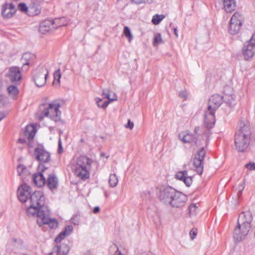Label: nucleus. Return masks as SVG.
<instances>
[{
  "label": "nucleus",
  "mask_w": 255,
  "mask_h": 255,
  "mask_svg": "<svg viewBox=\"0 0 255 255\" xmlns=\"http://www.w3.org/2000/svg\"><path fill=\"white\" fill-rule=\"evenodd\" d=\"M34 155L35 159L40 163H47L50 160V153L43 148L36 147L34 149Z\"/></svg>",
  "instance_id": "2eb2a0df"
},
{
  "label": "nucleus",
  "mask_w": 255,
  "mask_h": 255,
  "mask_svg": "<svg viewBox=\"0 0 255 255\" xmlns=\"http://www.w3.org/2000/svg\"><path fill=\"white\" fill-rule=\"evenodd\" d=\"M45 184L50 190L56 189L58 186V179L55 174L53 173L49 174Z\"/></svg>",
  "instance_id": "5701e85b"
},
{
  "label": "nucleus",
  "mask_w": 255,
  "mask_h": 255,
  "mask_svg": "<svg viewBox=\"0 0 255 255\" xmlns=\"http://www.w3.org/2000/svg\"><path fill=\"white\" fill-rule=\"evenodd\" d=\"M174 34L176 35V37H177L178 34H177V29L176 28H174Z\"/></svg>",
  "instance_id": "864d4df0"
},
{
  "label": "nucleus",
  "mask_w": 255,
  "mask_h": 255,
  "mask_svg": "<svg viewBox=\"0 0 255 255\" xmlns=\"http://www.w3.org/2000/svg\"><path fill=\"white\" fill-rule=\"evenodd\" d=\"M16 8L12 3L5 2L1 6V15L4 19L12 17L16 11Z\"/></svg>",
  "instance_id": "f3484780"
},
{
  "label": "nucleus",
  "mask_w": 255,
  "mask_h": 255,
  "mask_svg": "<svg viewBox=\"0 0 255 255\" xmlns=\"http://www.w3.org/2000/svg\"><path fill=\"white\" fill-rule=\"evenodd\" d=\"M242 54L245 60H249L255 55V34H253L250 40L244 44Z\"/></svg>",
  "instance_id": "9b49d317"
},
{
  "label": "nucleus",
  "mask_w": 255,
  "mask_h": 255,
  "mask_svg": "<svg viewBox=\"0 0 255 255\" xmlns=\"http://www.w3.org/2000/svg\"><path fill=\"white\" fill-rule=\"evenodd\" d=\"M18 174L22 178H25L24 176L29 174L26 167L23 165H18L17 167Z\"/></svg>",
  "instance_id": "c85d7f7f"
},
{
  "label": "nucleus",
  "mask_w": 255,
  "mask_h": 255,
  "mask_svg": "<svg viewBox=\"0 0 255 255\" xmlns=\"http://www.w3.org/2000/svg\"><path fill=\"white\" fill-rule=\"evenodd\" d=\"M124 34L128 38L129 42H130L133 38V36L128 27L125 26L124 27Z\"/></svg>",
  "instance_id": "c9c22d12"
},
{
  "label": "nucleus",
  "mask_w": 255,
  "mask_h": 255,
  "mask_svg": "<svg viewBox=\"0 0 255 255\" xmlns=\"http://www.w3.org/2000/svg\"><path fill=\"white\" fill-rule=\"evenodd\" d=\"M112 251L116 252V253H115L116 255H124V254H122V252L119 250L118 247L115 245H114L110 247V253H111Z\"/></svg>",
  "instance_id": "ea45409f"
},
{
  "label": "nucleus",
  "mask_w": 255,
  "mask_h": 255,
  "mask_svg": "<svg viewBox=\"0 0 255 255\" xmlns=\"http://www.w3.org/2000/svg\"><path fill=\"white\" fill-rule=\"evenodd\" d=\"M188 95V93L186 90L180 91L179 93V96L181 98H183L184 100L187 99Z\"/></svg>",
  "instance_id": "79ce46f5"
},
{
  "label": "nucleus",
  "mask_w": 255,
  "mask_h": 255,
  "mask_svg": "<svg viewBox=\"0 0 255 255\" xmlns=\"http://www.w3.org/2000/svg\"><path fill=\"white\" fill-rule=\"evenodd\" d=\"M223 101L228 107H233L236 104V96L234 94L228 95L226 94L223 97Z\"/></svg>",
  "instance_id": "393cba45"
},
{
  "label": "nucleus",
  "mask_w": 255,
  "mask_h": 255,
  "mask_svg": "<svg viewBox=\"0 0 255 255\" xmlns=\"http://www.w3.org/2000/svg\"><path fill=\"white\" fill-rule=\"evenodd\" d=\"M48 74V70L46 67L37 68L33 72V80L36 86L38 87L44 86Z\"/></svg>",
  "instance_id": "1a4fd4ad"
},
{
  "label": "nucleus",
  "mask_w": 255,
  "mask_h": 255,
  "mask_svg": "<svg viewBox=\"0 0 255 255\" xmlns=\"http://www.w3.org/2000/svg\"><path fill=\"white\" fill-rule=\"evenodd\" d=\"M5 117V114L3 112H0V121Z\"/></svg>",
  "instance_id": "603ef678"
},
{
  "label": "nucleus",
  "mask_w": 255,
  "mask_h": 255,
  "mask_svg": "<svg viewBox=\"0 0 255 255\" xmlns=\"http://www.w3.org/2000/svg\"><path fill=\"white\" fill-rule=\"evenodd\" d=\"M196 235H197V232L195 230H192L190 231V236L191 239L192 240H193L194 239H195L196 237Z\"/></svg>",
  "instance_id": "09e8293b"
},
{
  "label": "nucleus",
  "mask_w": 255,
  "mask_h": 255,
  "mask_svg": "<svg viewBox=\"0 0 255 255\" xmlns=\"http://www.w3.org/2000/svg\"><path fill=\"white\" fill-rule=\"evenodd\" d=\"M239 129L235 135V144L239 152H244L247 150L250 144L251 135V125L247 120H241L239 123Z\"/></svg>",
  "instance_id": "f03ea898"
},
{
  "label": "nucleus",
  "mask_w": 255,
  "mask_h": 255,
  "mask_svg": "<svg viewBox=\"0 0 255 255\" xmlns=\"http://www.w3.org/2000/svg\"><path fill=\"white\" fill-rule=\"evenodd\" d=\"M96 101L98 107L103 109H105L110 104V101H108L103 102L102 99L100 98H97Z\"/></svg>",
  "instance_id": "f704fd0d"
},
{
  "label": "nucleus",
  "mask_w": 255,
  "mask_h": 255,
  "mask_svg": "<svg viewBox=\"0 0 255 255\" xmlns=\"http://www.w3.org/2000/svg\"><path fill=\"white\" fill-rule=\"evenodd\" d=\"M204 128H205V126L204 127L201 128V129H200V127H196L194 129V134L190 133L188 131H183L179 133V138L184 143L193 142L195 144H197L198 139L200 135V133L198 132L199 131H200L202 133V135H205L207 137H208L211 134V133L208 136L205 134V132H207V131L204 129Z\"/></svg>",
  "instance_id": "0eeeda50"
},
{
  "label": "nucleus",
  "mask_w": 255,
  "mask_h": 255,
  "mask_svg": "<svg viewBox=\"0 0 255 255\" xmlns=\"http://www.w3.org/2000/svg\"><path fill=\"white\" fill-rule=\"evenodd\" d=\"M243 20V15L239 12H235L231 18L228 32L232 35L237 34L240 30Z\"/></svg>",
  "instance_id": "9d476101"
},
{
  "label": "nucleus",
  "mask_w": 255,
  "mask_h": 255,
  "mask_svg": "<svg viewBox=\"0 0 255 255\" xmlns=\"http://www.w3.org/2000/svg\"><path fill=\"white\" fill-rule=\"evenodd\" d=\"M253 216L249 211L243 212L238 218V226L235 228L233 234L234 240L240 242L248 234L251 228Z\"/></svg>",
  "instance_id": "20e7f679"
},
{
  "label": "nucleus",
  "mask_w": 255,
  "mask_h": 255,
  "mask_svg": "<svg viewBox=\"0 0 255 255\" xmlns=\"http://www.w3.org/2000/svg\"><path fill=\"white\" fill-rule=\"evenodd\" d=\"M7 91L10 97L15 98L18 93V89L16 86L10 85L7 87Z\"/></svg>",
  "instance_id": "c756f323"
},
{
  "label": "nucleus",
  "mask_w": 255,
  "mask_h": 255,
  "mask_svg": "<svg viewBox=\"0 0 255 255\" xmlns=\"http://www.w3.org/2000/svg\"><path fill=\"white\" fill-rule=\"evenodd\" d=\"M73 230V228L71 225H68L66 226L64 229V230L62 231L63 234L65 235V237L70 235Z\"/></svg>",
  "instance_id": "58836bf2"
},
{
  "label": "nucleus",
  "mask_w": 255,
  "mask_h": 255,
  "mask_svg": "<svg viewBox=\"0 0 255 255\" xmlns=\"http://www.w3.org/2000/svg\"><path fill=\"white\" fill-rule=\"evenodd\" d=\"M134 124L130 121V120H128V123L126 125L127 128H128L130 129H132L133 128Z\"/></svg>",
  "instance_id": "de8ad7c7"
},
{
  "label": "nucleus",
  "mask_w": 255,
  "mask_h": 255,
  "mask_svg": "<svg viewBox=\"0 0 255 255\" xmlns=\"http://www.w3.org/2000/svg\"><path fill=\"white\" fill-rule=\"evenodd\" d=\"M47 169V167H42L41 172L36 173L32 175V181L37 186L41 187L45 184L46 180L42 172Z\"/></svg>",
  "instance_id": "aec40b11"
},
{
  "label": "nucleus",
  "mask_w": 255,
  "mask_h": 255,
  "mask_svg": "<svg viewBox=\"0 0 255 255\" xmlns=\"http://www.w3.org/2000/svg\"><path fill=\"white\" fill-rule=\"evenodd\" d=\"M244 186L241 184L239 185V189H241V191L239 192L238 193V195L241 194V193H242V191L244 189Z\"/></svg>",
  "instance_id": "3c124183"
},
{
  "label": "nucleus",
  "mask_w": 255,
  "mask_h": 255,
  "mask_svg": "<svg viewBox=\"0 0 255 255\" xmlns=\"http://www.w3.org/2000/svg\"><path fill=\"white\" fill-rule=\"evenodd\" d=\"M224 7L227 12H231L235 10L236 4L235 0H224Z\"/></svg>",
  "instance_id": "a878e982"
},
{
  "label": "nucleus",
  "mask_w": 255,
  "mask_h": 255,
  "mask_svg": "<svg viewBox=\"0 0 255 255\" xmlns=\"http://www.w3.org/2000/svg\"><path fill=\"white\" fill-rule=\"evenodd\" d=\"M245 167L250 170H255V163L250 162L245 165Z\"/></svg>",
  "instance_id": "37998d69"
},
{
  "label": "nucleus",
  "mask_w": 255,
  "mask_h": 255,
  "mask_svg": "<svg viewBox=\"0 0 255 255\" xmlns=\"http://www.w3.org/2000/svg\"><path fill=\"white\" fill-rule=\"evenodd\" d=\"M70 251L69 247L65 244H62L61 245L55 246L53 249V252L49 254L52 255L53 254H56V255H67Z\"/></svg>",
  "instance_id": "4be33fe9"
},
{
  "label": "nucleus",
  "mask_w": 255,
  "mask_h": 255,
  "mask_svg": "<svg viewBox=\"0 0 255 255\" xmlns=\"http://www.w3.org/2000/svg\"><path fill=\"white\" fill-rule=\"evenodd\" d=\"M34 55L30 53L26 52L23 54L21 58V62L23 64V68L26 66H28L30 63V60L33 58Z\"/></svg>",
  "instance_id": "cd10ccee"
},
{
  "label": "nucleus",
  "mask_w": 255,
  "mask_h": 255,
  "mask_svg": "<svg viewBox=\"0 0 255 255\" xmlns=\"http://www.w3.org/2000/svg\"><path fill=\"white\" fill-rule=\"evenodd\" d=\"M29 200L30 204L26 212L29 217H36L39 226L48 225L51 229L57 227V220L50 218V211L45 205V198L42 191H35L31 193Z\"/></svg>",
  "instance_id": "f257e3e1"
},
{
  "label": "nucleus",
  "mask_w": 255,
  "mask_h": 255,
  "mask_svg": "<svg viewBox=\"0 0 255 255\" xmlns=\"http://www.w3.org/2000/svg\"><path fill=\"white\" fill-rule=\"evenodd\" d=\"M175 177L177 179L183 181L187 187H189L192 183V177L188 175L186 170L179 171L176 174Z\"/></svg>",
  "instance_id": "412c9836"
},
{
  "label": "nucleus",
  "mask_w": 255,
  "mask_h": 255,
  "mask_svg": "<svg viewBox=\"0 0 255 255\" xmlns=\"http://www.w3.org/2000/svg\"><path fill=\"white\" fill-rule=\"evenodd\" d=\"M92 163V160L87 156L79 157L74 165V171L75 175L82 180L89 178Z\"/></svg>",
  "instance_id": "423d86ee"
},
{
  "label": "nucleus",
  "mask_w": 255,
  "mask_h": 255,
  "mask_svg": "<svg viewBox=\"0 0 255 255\" xmlns=\"http://www.w3.org/2000/svg\"><path fill=\"white\" fill-rule=\"evenodd\" d=\"M132 2L136 4H139L142 3H145L148 2L149 3L150 1L149 0H131Z\"/></svg>",
  "instance_id": "c03bdc74"
},
{
  "label": "nucleus",
  "mask_w": 255,
  "mask_h": 255,
  "mask_svg": "<svg viewBox=\"0 0 255 255\" xmlns=\"http://www.w3.org/2000/svg\"><path fill=\"white\" fill-rule=\"evenodd\" d=\"M165 17V16L163 14L159 15L156 14L154 15L152 18V22L155 24L157 25L159 24L161 21Z\"/></svg>",
  "instance_id": "72a5a7b5"
},
{
  "label": "nucleus",
  "mask_w": 255,
  "mask_h": 255,
  "mask_svg": "<svg viewBox=\"0 0 255 255\" xmlns=\"http://www.w3.org/2000/svg\"><path fill=\"white\" fill-rule=\"evenodd\" d=\"M59 19L45 20L41 22L39 25V31L42 34H46L47 32H51L61 26L59 24Z\"/></svg>",
  "instance_id": "ddd939ff"
},
{
  "label": "nucleus",
  "mask_w": 255,
  "mask_h": 255,
  "mask_svg": "<svg viewBox=\"0 0 255 255\" xmlns=\"http://www.w3.org/2000/svg\"><path fill=\"white\" fill-rule=\"evenodd\" d=\"M9 246L11 250L15 253H18L19 251L23 249V242L20 239L12 238Z\"/></svg>",
  "instance_id": "b1692460"
},
{
  "label": "nucleus",
  "mask_w": 255,
  "mask_h": 255,
  "mask_svg": "<svg viewBox=\"0 0 255 255\" xmlns=\"http://www.w3.org/2000/svg\"><path fill=\"white\" fill-rule=\"evenodd\" d=\"M8 77L12 83L19 81L22 77L19 68L17 67H10L9 69Z\"/></svg>",
  "instance_id": "6ab92c4d"
},
{
  "label": "nucleus",
  "mask_w": 255,
  "mask_h": 255,
  "mask_svg": "<svg viewBox=\"0 0 255 255\" xmlns=\"http://www.w3.org/2000/svg\"><path fill=\"white\" fill-rule=\"evenodd\" d=\"M176 190L170 186H164L160 188L158 193L159 200L166 205H170Z\"/></svg>",
  "instance_id": "6e6552de"
},
{
  "label": "nucleus",
  "mask_w": 255,
  "mask_h": 255,
  "mask_svg": "<svg viewBox=\"0 0 255 255\" xmlns=\"http://www.w3.org/2000/svg\"><path fill=\"white\" fill-rule=\"evenodd\" d=\"M198 207L195 204H192L189 207V212L190 217L195 216L197 214Z\"/></svg>",
  "instance_id": "473e14b6"
},
{
  "label": "nucleus",
  "mask_w": 255,
  "mask_h": 255,
  "mask_svg": "<svg viewBox=\"0 0 255 255\" xmlns=\"http://www.w3.org/2000/svg\"><path fill=\"white\" fill-rule=\"evenodd\" d=\"M188 200L187 196L180 192L176 191L173 197L170 206L174 208H181L184 206Z\"/></svg>",
  "instance_id": "dca6fc26"
},
{
  "label": "nucleus",
  "mask_w": 255,
  "mask_h": 255,
  "mask_svg": "<svg viewBox=\"0 0 255 255\" xmlns=\"http://www.w3.org/2000/svg\"><path fill=\"white\" fill-rule=\"evenodd\" d=\"M36 132V128L33 125H28L26 127L25 131L24 132V135L26 138L20 137L17 140V142L20 144H27L29 147L32 146L33 138Z\"/></svg>",
  "instance_id": "f8f14e48"
},
{
  "label": "nucleus",
  "mask_w": 255,
  "mask_h": 255,
  "mask_svg": "<svg viewBox=\"0 0 255 255\" xmlns=\"http://www.w3.org/2000/svg\"><path fill=\"white\" fill-rule=\"evenodd\" d=\"M18 8L19 10L22 12H26L29 10L32 11L34 9L35 10V12L34 14L37 15L40 12V10L37 8H36L34 6L28 8L26 5L24 3H20L18 5Z\"/></svg>",
  "instance_id": "bb28decb"
},
{
  "label": "nucleus",
  "mask_w": 255,
  "mask_h": 255,
  "mask_svg": "<svg viewBox=\"0 0 255 255\" xmlns=\"http://www.w3.org/2000/svg\"><path fill=\"white\" fill-rule=\"evenodd\" d=\"M223 102V97L219 95L215 94L212 96L209 100V105L207 111L205 114L204 128L207 130L205 134L208 136L211 133V129L212 128L215 123V111L221 106Z\"/></svg>",
  "instance_id": "7ed1b4c3"
},
{
  "label": "nucleus",
  "mask_w": 255,
  "mask_h": 255,
  "mask_svg": "<svg viewBox=\"0 0 255 255\" xmlns=\"http://www.w3.org/2000/svg\"><path fill=\"white\" fill-rule=\"evenodd\" d=\"M66 237L64 234H63L62 232L60 233L55 238V242L57 244L60 243L63 239H64Z\"/></svg>",
  "instance_id": "a19ab883"
},
{
  "label": "nucleus",
  "mask_w": 255,
  "mask_h": 255,
  "mask_svg": "<svg viewBox=\"0 0 255 255\" xmlns=\"http://www.w3.org/2000/svg\"><path fill=\"white\" fill-rule=\"evenodd\" d=\"M63 151V148L62 146V141L60 137L58 140V152L59 153H62Z\"/></svg>",
  "instance_id": "a18cd8bd"
},
{
  "label": "nucleus",
  "mask_w": 255,
  "mask_h": 255,
  "mask_svg": "<svg viewBox=\"0 0 255 255\" xmlns=\"http://www.w3.org/2000/svg\"><path fill=\"white\" fill-rule=\"evenodd\" d=\"M102 95L105 98L108 99L110 102L114 101L117 100V95L116 94H114L112 98L110 97V94L109 93V90L104 89L103 90Z\"/></svg>",
  "instance_id": "2f4dec72"
},
{
  "label": "nucleus",
  "mask_w": 255,
  "mask_h": 255,
  "mask_svg": "<svg viewBox=\"0 0 255 255\" xmlns=\"http://www.w3.org/2000/svg\"><path fill=\"white\" fill-rule=\"evenodd\" d=\"M72 222L74 225H78L79 222V218L78 216H74L72 218Z\"/></svg>",
  "instance_id": "49530a36"
},
{
  "label": "nucleus",
  "mask_w": 255,
  "mask_h": 255,
  "mask_svg": "<svg viewBox=\"0 0 255 255\" xmlns=\"http://www.w3.org/2000/svg\"><path fill=\"white\" fill-rule=\"evenodd\" d=\"M109 183L111 187H114L117 186L118 183V178L115 174L110 175Z\"/></svg>",
  "instance_id": "7c9ffc66"
},
{
  "label": "nucleus",
  "mask_w": 255,
  "mask_h": 255,
  "mask_svg": "<svg viewBox=\"0 0 255 255\" xmlns=\"http://www.w3.org/2000/svg\"><path fill=\"white\" fill-rule=\"evenodd\" d=\"M32 192L31 187L26 184H22L17 190V197L21 202H25Z\"/></svg>",
  "instance_id": "a211bd4d"
},
{
  "label": "nucleus",
  "mask_w": 255,
  "mask_h": 255,
  "mask_svg": "<svg viewBox=\"0 0 255 255\" xmlns=\"http://www.w3.org/2000/svg\"><path fill=\"white\" fill-rule=\"evenodd\" d=\"M61 77V75L60 73V69H58L54 73L53 84H54L56 81L57 82V84L58 85H59Z\"/></svg>",
  "instance_id": "e433bc0d"
},
{
  "label": "nucleus",
  "mask_w": 255,
  "mask_h": 255,
  "mask_svg": "<svg viewBox=\"0 0 255 255\" xmlns=\"http://www.w3.org/2000/svg\"><path fill=\"white\" fill-rule=\"evenodd\" d=\"M206 154L204 147L201 148L195 155L193 160V165L198 174L201 175L203 171V160Z\"/></svg>",
  "instance_id": "4468645a"
},
{
  "label": "nucleus",
  "mask_w": 255,
  "mask_h": 255,
  "mask_svg": "<svg viewBox=\"0 0 255 255\" xmlns=\"http://www.w3.org/2000/svg\"><path fill=\"white\" fill-rule=\"evenodd\" d=\"M162 42L161 35L160 33H156L154 35L153 39V44L154 46L158 45L159 43Z\"/></svg>",
  "instance_id": "4c0bfd02"
},
{
  "label": "nucleus",
  "mask_w": 255,
  "mask_h": 255,
  "mask_svg": "<svg viewBox=\"0 0 255 255\" xmlns=\"http://www.w3.org/2000/svg\"><path fill=\"white\" fill-rule=\"evenodd\" d=\"M93 212L94 214H97L100 212V208L98 206L94 208Z\"/></svg>",
  "instance_id": "8fccbe9b"
},
{
  "label": "nucleus",
  "mask_w": 255,
  "mask_h": 255,
  "mask_svg": "<svg viewBox=\"0 0 255 255\" xmlns=\"http://www.w3.org/2000/svg\"><path fill=\"white\" fill-rule=\"evenodd\" d=\"M60 104L54 101L48 103L43 102L39 105L37 117L39 121H42L44 117L49 118L50 120L56 122L60 121L61 112L59 110Z\"/></svg>",
  "instance_id": "39448f33"
}]
</instances>
